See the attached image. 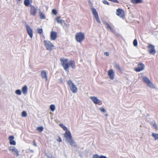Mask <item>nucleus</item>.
Here are the masks:
<instances>
[{"mask_svg":"<svg viewBox=\"0 0 158 158\" xmlns=\"http://www.w3.org/2000/svg\"><path fill=\"white\" fill-rule=\"evenodd\" d=\"M59 126L64 131H66L64 134V137L66 138V141L69 143L71 145L74 147H76V143L73 139L70 131H67V128L63 124L60 123L59 124Z\"/></svg>","mask_w":158,"mask_h":158,"instance_id":"1","label":"nucleus"},{"mask_svg":"<svg viewBox=\"0 0 158 158\" xmlns=\"http://www.w3.org/2000/svg\"><path fill=\"white\" fill-rule=\"evenodd\" d=\"M60 60L64 69L66 71L69 72V64L68 60L64 57H62L61 58Z\"/></svg>","mask_w":158,"mask_h":158,"instance_id":"2","label":"nucleus"},{"mask_svg":"<svg viewBox=\"0 0 158 158\" xmlns=\"http://www.w3.org/2000/svg\"><path fill=\"white\" fill-rule=\"evenodd\" d=\"M84 38V34L81 32L77 33L75 35V39L77 42H81Z\"/></svg>","mask_w":158,"mask_h":158,"instance_id":"3","label":"nucleus"},{"mask_svg":"<svg viewBox=\"0 0 158 158\" xmlns=\"http://www.w3.org/2000/svg\"><path fill=\"white\" fill-rule=\"evenodd\" d=\"M68 84L71 91L74 93H76L77 91V89L75 85L70 80L68 81Z\"/></svg>","mask_w":158,"mask_h":158,"instance_id":"4","label":"nucleus"},{"mask_svg":"<svg viewBox=\"0 0 158 158\" xmlns=\"http://www.w3.org/2000/svg\"><path fill=\"white\" fill-rule=\"evenodd\" d=\"M143 81L146 83L151 88H154V86L153 84L151 81L147 77L144 76L143 77Z\"/></svg>","mask_w":158,"mask_h":158,"instance_id":"5","label":"nucleus"},{"mask_svg":"<svg viewBox=\"0 0 158 158\" xmlns=\"http://www.w3.org/2000/svg\"><path fill=\"white\" fill-rule=\"evenodd\" d=\"M44 45L47 49L49 51H51L52 47H54L52 43L50 41L47 40H45L44 41Z\"/></svg>","mask_w":158,"mask_h":158,"instance_id":"6","label":"nucleus"},{"mask_svg":"<svg viewBox=\"0 0 158 158\" xmlns=\"http://www.w3.org/2000/svg\"><path fill=\"white\" fill-rule=\"evenodd\" d=\"M148 51L149 53L152 55H155L156 53L155 46L151 44H148Z\"/></svg>","mask_w":158,"mask_h":158,"instance_id":"7","label":"nucleus"},{"mask_svg":"<svg viewBox=\"0 0 158 158\" xmlns=\"http://www.w3.org/2000/svg\"><path fill=\"white\" fill-rule=\"evenodd\" d=\"M30 14L32 16H35V15L36 13L37 10L35 6L32 5H30Z\"/></svg>","mask_w":158,"mask_h":158,"instance_id":"8","label":"nucleus"},{"mask_svg":"<svg viewBox=\"0 0 158 158\" xmlns=\"http://www.w3.org/2000/svg\"><path fill=\"white\" fill-rule=\"evenodd\" d=\"M116 15L123 18L125 17L124 11L121 9L118 8L117 10Z\"/></svg>","mask_w":158,"mask_h":158,"instance_id":"9","label":"nucleus"},{"mask_svg":"<svg viewBox=\"0 0 158 158\" xmlns=\"http://www.w3.org/2000/svg\"><path fill=\"white\" fill-rule=\"evenodd\" d=\"M26 29L28 34L31 38L33 37V32L31 28L28 25L26 26Z\"/></svg>","mask_w":158,"mask_h":158,"instance_id":"10","label":"nucleus"},{"mask_svg":"<svg viewBox=\"0 0 158 158\" xmlns=\"http://www.w3.org/2000/svg\"><path fill=\"white\" fill-rule=\"evenodd\" d=\"M107 74L110 79L113 80L114 78V73L112 69L108 71Z\"/></svg>","mask_w":158,"mask_h":158,"instance_id":"11","label":"nucleus"},{"mask_svg":"<svg viewBox=\"0 0 158 158\" xmlns=\"http://www.w3.org/2000/svg\"><path fill=\"white\" fill-rule=\"evenodd\" d=\"M57 37V33L54 31H51L50 34V39L51 40H55Z\"/></svg>","mask_w":158,"mask_h":158,"instance_id":"12","label":"nucleus"},{"mask_svg":"<svg viewBox=\"0 0 158 158\" xmlns=\"http://www.w3.org/2000/svg\"><path fill=\"white\" fill-rule=\"evenodd\" d=\"M144 65L142 63H140L138 64V66L137 68L135 69V70L137 72H140L143 70L144 68Z\"/></svg>","mask_w":158,"mask_h":158,"instance_id":"13","label":"nucleus"},{"mask_svg":"<svg viewBox=\"0 0 158 158\" xmlns=\"http://www.w3.org/2000/svg\"><path fill=\"white\" fill-rule=\"evenodd\" d=\"M90 98L95 104H98L100 102V101L96 97L91 96Z\"/></svg>","mask_w":158,"mask_h":158,"instance_id":"14","label":"nucleus"},{"mask_svg":"<svg viewBox=\"0 0 158 158\" xmlns=\"http://www.w3.org/2000/svg\"><path fill=\"white\" fill-rule=\"evenodd\" d=\"M9 150L11 151L12 152H14V154L16 155L17 156L19 155V152L18 150L15 147H12V148H10Z\"/></svg>","mask_w":158,"mask_h":158,"instance_id":"15","label":"nucleus"},{"mask_svg":"<svg viewBox=\"0 0 158 158\" xmlns=\"http://www.w3.org/2000/svg\"><path fill=\"white\" fill-rule=\"evenodd\" d=\"M41 76L42 78L45 79V81H47L48 80V77L47 74L45 70H42L41 72Z\"/></svg>","mask_w":158,"mask_h":158,"instance_id":"16","label":"nucleus"},{"mask_svg":"<svg viewBox=\"0 0 158 158\" xmlns=\"http://www.w3.org/2000/svg\"><path fill=\"white\" fill-rule=\"evenodd\" d=\"M14 137L13 136H11L9 137V139L10 141V144L12 145H15L16 144V142L14 140Z\"/></svg>","mask_w":158,"mask_h":158,"instance_id":"17","label":"nucleus"},{"mask_svg":"<svg viewBox=\"0 0 158 158\" xmlns=\"http://www.w3.org/2000/svg\"><path fill=\"white\" fill-rule=\"evenodd\" d=\"M114 67L116 70L119 71H121L122 70V69L119 66V64L116 63H114Z\"/></svg>","mask_w":158,"mask_h":158,"instance_id":"18","label":"nucleus"},{"mask_svg":"<svg viewBox=\"0 0 158 158\" xmlns=\"http://www.w3.org/2000/svg\"><path fill=\"white\" fill-rule=\"evenodd\" d=\"M27 88L26 85H24L22 88V92L23 94L26 95L27 94Z\"/></svg>","mask_w":158,"mask_h":158,"instance_id":"19","label":"nucleus"},{"mask_svg":"<svg viewBox=\"0 0 158 158\" xmlns=\"http://www.w3.org/2000/svg\"><path fill=\"white\" fill-rule=\"evenodd\" d=\"M69 66H71L73 69H75L76 68L75 64L74 61L73 60L71 61L69 63Z\"/></svg>","mask_w":158,"mask_h":158,"instance_id":"20","label":"nucleus"},{"mask_svg":"<svg viewBox=\"0 0 158 158\" xmlns=\"http://www.w3.org/2000/svg\"><path fill=\"white\" fill-rule=\"evenodd\" d=\"M91 9L93 14L94 15V17H95L96 16H97L98 15L96 10L95 8H91Z\"/></svg>","mask_w":158,"mask_h":158,"instance_id":"21","label":"nucleus"},{"mask_svg":"<svg viewBox=\"0 0 158 158\" xmlns=\"http://www.w3.org/2000/svg\"><path fill=\"white\" fill-rule=\"evenodd\" d=\"M60 17H57L56 18V20L57 23L60 24H62L64 21L62 19H60Z\"/></svg>","mask_w":158,"mask_h":158,"instance_id":"22","label":"nucleus"},{"mask_svg":"<svg viewBox=\"0 0 158 158\" xmlns=\"http://www.w3.org/2000/svg\"><path fill=\"white\" fill-rule=\"evenodd\" d=\"M103 24L104 25H106V27L110 29L111 31H112V29L110 26L106 22H104Z\"/></svg>","mask_w":158,"mask_h":158,"instance_id":"23","label":"nucleus"},{"mask_svg":"<svg viewBox=\"0 0 158 158\" xmlns=\"http://www.w3.org/2000/svg\"><path fill=\"white\" fill-rule=\"evenodd\" d=\"M131 2L133 3H139L142 2V0H131Z\"/></svg>","mask_w":158,"mask_h":158,"instance_id":"24","label":"nucleus"},{"mask_svg":"<svg viewBox=\"0 0 158 158\" xmlns=\"http://www.w3.org/2000/svg\"><path fill=\"white\" fill-rule=\"evenodd\" d=\"M152 136L154 138L155 140H158V134L152 133Z\"/></svg>","mask_w":158,"mask_h":158,"instance_id":"25","label":"nucleus"},{"mask_svg":"<svg viewBox=\"0 0 158 158\" xmlns=\"http://www.w3.org/2000/svg\"><path fill=\"white\" fill-rule=\"evenodd\" d=\"M39 15L40 18L42 19H44L45 18V16L42 13L41 11H39Z\"/></svg>","mask_w":158,"mask_h":158,"instance_id":"26","label":"nucleus"},{"mask_svg":"<svg viewBox=\"0 0 158 158\" xmlns=\"http://www.w3.org/2000/svg\"><path fill=\"white\" fill-rule=\"evenodd\" d=\"M50 108L51 111H54L55 109V107L54 105H51L50 106Z\"/></svg>","mask_w":158,"mask_h":158,"instance_id":"27","label":"nucleus"},{"mask_svg":"<svg viewBox=\"0 0 158 158\" xmlns=\"http://www.w3.org/2000/svg\"><path fill=\"white\" fill-rule=\"evenodd\" d=\"M24 4L26 6H28L30 4V0H24Z\"/></svg>","mask_w":158,"mask_h":158,"instance_id":"28","label":"nucleus"},{"mask_svg":"<svg viewBox=\"0 0 158 158\" xmlns=\"http://www.w3.org/2000/svg\"><path fill=\"white\" fill-rule=\"evenodd\" d=\"M15 93L17 95H20L21 94V92L20 89H17L15 90Z\"/></svg>","mask_w":158,"mask_h":158,"instance_id":"29","label":"nucleus"},{"mask_svg":"<svg viewBox=\"0 0 158 158\" xmlns=\"http://www.w3.org/2000/svg\"><path fill=\"white\" fill-rule=\"evenodd\" d=\"M43 127H39L37 128V130L39 131L40 132H42L43 130Z\"/></svg>","mask_w":158,"mask_h":158,"instance_id":"30","label":"nucleus"},{"mask_svg":"<svg viewBox=\"0 0 158 158\" xmlns=\"http://www.w3.org/2000/svg\"><path fill=\"white\" fill-rule=\"evenodd\" d=\"M133 45L134 46H137L138 45L137 41L136 39H135L133 41Z\"/></svg>","mask_w":158,"mask_h":158,"instance_id":"31","label":"nucleus"},{"mask_svg":"<svg viewBox=\"0 0 158 158\" xmlns=\"http://www.w3.org/2000/svg\"><path fill=\"white\" fill-rule=\"evenodd\" d=\"M22 116L23 117H26L27 116V114L25 111H23L22 113Z\"/></svg>","mask_w":158,"mask_h":158,"instance_id":"32","label":"nucleus"},{"mask_svg":"<svg viewBox=\"0 0 158 158\" xmlns=\"http://www.w3.org/2000/svg\"><path fill=\"white\" fill-rule=\"evenodd\" d=\"M94 17L95 18V19L97 20V22L99 23H100L101 22L100 20L99 19L98 15L97 16L95 17Z\"/></svg>","mask_w":158,"mask_h":158,"instance_id":"33","label":"nucleus"},{"mask_svg":"<svg viewBox=\"0 0 158 158\" xmlns=\"http://www.w3.org/2000/svg\"><path fill=\"white\" fill-rule=\"evenodd\" d=\"M43 32V30L41 28H38V33L40 34Z\"/></svg>","mask_w":158,"mask_h":158,"instance_id":"34","label":"nucleus"},{"mask_svg":"<svg viewBox=\"0 0 158 158\" xmlns=\"http://www.w3.org/2000/svg\"><path fill=\"white\" fill-rule=\"evenodd\" d=\"M52 12L53 14H54L55 15H56L57 14V12L56 10L55 9L52 10Z\"/></svg>","mask_w":158,"mask_h":158,"instance_id":"35","label":"nucleus"},{"mask_svg":"<svg viewBox=\"0 0 158 158\" xmlns=\"http://www.w3.org/2000/svg\"><path fill=\"white\" fill-rule=\"evenodd\" d=\"M102 2L104 4H107L108 5H110L109 3L106 0H103Z\"/></svg>","mask_w":158,"mask_h":158,"instance_id":"36","label":"nucleus"},{"mask_svg":"<svg viewBox=\"0 0 158 158\" xmlns=\"http://www.w3.org/2000/svg\"><path fill=\"white\" fill-rule=\"evenodd\" d=\"M100 156L97 154L94 155L93 156V158H99Z\"/></svg>","mask_w":158,"mask_h":158,"instance_id":"37","label":"nucleus"},{"mask_svg":"<svg viewBox=\"0 0 158 158\" xmlns=\"http://www.w3.org/2000/svg\"><path fill=\"white\" fill-rule=\"evenodd\" d=\"M99 110H100L102 112H104V113H105V112H106V110H105L104 109V108H99Z\"/></svg>","mask_w":158,"mask_h":158,"instance_id":"38","label":"nucleus"},{"mask_svg":"<svg viewBox=\"0 0 158 158\" xmlns=\"http://www.w3.org/2000/svg\"><path fill=\"white\" fill-rule=\"evenodd\" d=\"M104 54L106 56H108L109 55V53L107 52H106L104 53Z\"/></svg>","mask_w":158,"mask_h":158,"instance_id":"39","label":"nucleus"},{"mask_svg":"<svg viewBox=\"0 0 158 158\" xmlns=\"http://www.w3.org/2000/svg\"><path fill=\"white\" fill-rule=\"evenodd\" d=\"M57 141H59L60 142H61L62 141V140L60 137H59L58 138V139Z\"/></svg>","mask_w":158,"mask_h":158,"instance_id":"40","label":"nucleus"},{"mask_svg":"<svg viewBox=\"0 0 158 158\" xmlns=\"http://www.w3.org/2000/svg\"><path fill=\"white\" fill-rule=\"evenodd\" d=\"M99 158H107V157L106 156L102 155L100 156Z\"/></svg>","mask_w":158,"mask_h":158,"instance_id":"41","label":"nucleus"},{"mask_svg":"<svg viewBox=\"0 0 158 158\" xmlns=\"http://www.w3.org/2000/svg\"><path fill=\"white\" fill-rule=\"evenodd\" d=\"M47 158H54L53 156H50L49 155H47Z\"/></svg>","mask_w":158,"mask_h":158,"instance_id":"42","label":"nucleus"},{"mask_svg":"<svg viewBox=\"0 0 158 158\" xmlns=\"http://www.w3.org/2000/svg\"><path fill=\"white\" fill-rule=\"evenodd\" d=\"M33 145L35 146H37L36 143V142L35 141H33Z\"/></svg>","mask_w":158,"mask_h":158,"instance_id":"43","label":"nucleus"},{"mask_svg":"<svg viewBox=\"0 0 158 158\" xmlns=\"http://www.w3.org/2000/svg\"><path fill=\"white\" fill-rule=\"evenodd\" d=\"M30 151L32 152H34V151L32 150H30Z\"/></svg>","mask_w":158,"mask_h":158,"instance_id":"44","label":"nucleus"},{"mask_svg":"<svg viewBox=\"0 0 158 158\" xmlns=\"http://www.w3.org/2000/svg\"><path fill=\"white\" fill-rule=\"evenodd\" d=\"M153 126H155V127H156V124H155V123H154V124H153Z\"/></svg>","mask_w":158,"mask_h":158,"instance_id":"45","label":"nucleus"},{"mask_svg":"<svg viewBox=\"0 0 158 158\" xmlns=\"http://www.w3.org/2000/svg\"><path fill=\"white\" fill-rule=\"evenodd\" d=\"M64 25H65V26L66 27H67V24L66 23H65L64 24Z\"/></svg>","mask_w":158,"mask_h":158,"instance_id":"46","label":"nucleus"},{"mask_svg":"<svg viewBox=\"0 0 158 158\" xmlns=\"http://www.w3.org/2000/svg\"><path fill=\"white\" fill-rule=\"evenodd\" d=\"M105 116L106 117L108 116V115L107 114H105Z\"/></svg>","mask_w":158,"mask_h":158,"instance_id":"47","label":"nucleus"}]
</instances>
